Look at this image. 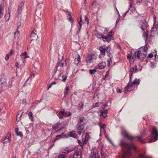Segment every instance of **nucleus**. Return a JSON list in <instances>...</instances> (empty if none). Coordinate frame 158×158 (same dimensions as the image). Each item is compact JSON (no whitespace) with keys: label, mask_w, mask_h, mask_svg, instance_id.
I'll use <instances>...</instances> for the list:
<instances>
[{"label":"nucleus","mask_w":158,"mask_h":158,"mask_svg":"<svg viewBox=\"0 0 158 158\" xmlns=\"http://www.w3.org/2000/svg\"><path fill=\"white\" fill-rule=\"evenodd\" d=\"M120 145L124 151L122 158H127V156H131L134 152L136 149V147L133 144L126 143L125 141L122 140L120 141Z\"/></svg>","instance_id":"nucleus-1"},{"label":"nucleus","mask_w":158,"mask_h":158,"mask_svg":"<svg viewBox=\"0 0 158 158\" xmlns=\"http://www.w3.org/2000/svg\"><path fill=\"white\" fill-rule=\"evenodd\" d=\"M147 51L145 47H141L137 52L136 57L140 60H143L146 57Z\"/></svg>","instance_id":"nucleus-2"},{"label":"nucleus","mask_w":158,"mask_h":158,"mask_svg":"<svg viewBox=\"0 0 158 158\" xmlns=\"http://www.w3.org/2000/svg\"><path fill=\"white\" fill-rule=\"evenodd\" d=\"M121 134L123 136L127 138L130 140L132 141L136 139H137L141 143H145L144 141L142 139V137L140 136H133L128 134L125 131H123Z\"/></svg>","instance_id":"nucleus-3"},{"label":"nucleus","mask_w":158,"mask_h":158,"mask_svg":"<svg viewBox=\"0 0 158 158\" xmlns=\"http://www.w3.org/2000/svg\"><path fill=\"white\" fill-rule=\"evenodd\" d=\"M108 106V105L107 104H104L101 106V107L102 110L100 111V115L101 118H104L107 116V114L108 110L107 108L106 109V108Z\"/></svg>","instance_id":"nucleus-4"},{"label":"nucleus","mask_w":158,"mask_h":158,"mask_svg":"<svg viewBox=\"0 0 158 158\" xmlns=\"http://www.w3.org/2000/svg\"><path fill=\"white\" fill-rule=\"evenodd\" d=\"M99 149L94 148L92 149L89 155L90 158H99L98 156V152Z\"/></svg>","instance_id":"nucleus-5"},{"label":"nucleus","mask_w":158,"mask_h":158,"mask_svg":"<svg viewBox=\"0 0 158 158\" xmlns=\"http://www.w3.org/2000/svg\"><path fill=\"white\" fill-rule=\"evenodd\" d=\"M152 137L151 140L148 142L150 143L152 142H155L157 140V138L158 137V134L156 129L154 127L152 130Z\"/></svg>","instance_id":"nucleus-6"},{"label":"nucleus","mask_w":158,"mask_h":158,"mask_svg":"<svg viewBox=\"0 0 158 158\" xmlns=\"http://www.w3.org/2000/svg\"><path fill=\"white\" fill-rule=\"evenodd\" d=\"M137 53L135 51H131V54H128L127 56V59L129 60L132 63L134 62L136 57Z\"/></svg>","instance_id":"nucleus-7"},{"label":"nucleus","mask_w":158,"mask_h":158,"mask_svg":"<svg viewBox=\"0 0 158 158\" xmlns=\"http://www.w3.org/2000/svg\"><path fill=\"white\" fill-rule=\"evenodd\" d=\"M148 24L144 20H140L139 22V26L142 31H144L146 30L147 32V27Z\"/></svg>","instance_id":"nucleus-8"},{"label":"nucleus","mask_w":158,"mask_h":158,"mask_svg":"<svg viewBox=\"0 0 158 158\" xmlns=\"http://www.w3.org/2000/svg\"><path fill=\"white\" fill-rule=\"evenodd\" d=\"M96 56L94 54L89 55L86 57V61L87 63H91L96 59Z\"/></svg>","instance_id":"nucleus-9"},{"label":"nucleus","mask_w":158,"mask_h":158,"mask_svg":"<svg viewBox=\"0 0 158 158\" xmlns=\"http://www.w3.org/2000/svg\"><path fill=\"white\" fill-rule=\"evenodd\" d=\"M11 137L10 133H8L2 141L3 144H7L9 143L10 141Z\"/></svg>","instance_id":"nucleus-10"},{"label":"nucleus","mask_w":158,"mask_h":158,"mask_svg":"<svg viewBox=\"0 0 158 158\" xmlns=\"http://www.w3.org/2000/svg\"><path fill=\"white\" fill-rule=\"evenodd\" d=\"M81 152L80 149H77L75 151L73 154V158H81Z\"/></svg>","instance_id":"nucleus-11"},{"label":"nucleus","mask_w":158,"mask_h":158,"mask_svg":"<svg viewBox=\"0 0 158 158\" xmlns=\"http://www.w3.org/2000/svg\"><path fill=\"white\" fill-rule=\"evenodd\" d=\"M73 150V148H70L69 147H67L62 149V152L65 154H68L72 152Z\"/></svg>","instance_id":"nucleus-12"},{"label":"nucleus","mask_w":158,"mask_h":158,"mask_svg":"<svg viewBox=\"0 0 158 158\" xmlns=\"http://www.w3.org/2000/svg\"><path fill=\"white\" fill-rule=\"evenodd\" d=\"M156 19L155 18V20L154 22L153 25H154L156 24ZM157 27H158V26H154L151 28V36H152V35L154 36V34H155V33L157 30Z\"/></svg>","instance_id":"nucleus-13"},{"label":"nucleus","mask_w":158,"mask_h":158,"mask_svg":"<svg viewBox=\"0 0 158 158\" xmlns=\"http://www.w3.org/2000/svg\"><path fill=\"white\" fill-rule=\"evenodd\" d=\"M134 89V86L132 84H131L130 82L128 83L124 88L125 92L126 91H129L132 90Z\"/></svg>","instance_id":"nucleus-14"},{"label":"nucleus","mask_w":158,"mask_h":158,"mask_svg":"<svg viewBox=\"0 0 158 158\" xmlns=\"http://www.w3.org/2000/svg\"><path fill=\"white\" fill-rule=\"evenodd\" d=\"M85 123H83L82 125H77L78 126L77 129V133L79 135H81L82 132L84 128V126L85 125Z\"/></svg>","instance_id":"nucleus-15"},{"label":"nucleus","mask_w":158,"mask_h":158,"mask_svg":"<svg viewBox=\"0 0 158 158\" xmlns=\"http://www.w3.org/2000/svg\"><path fill=\"white\" fill-rule=\"evenodd\" d=\"M6 78L5 77H2L0 81V87L2 88L3 86L6 85Z\"/></svg>","instance_id":"nucleus-16"},{"label":"nucleus","mask_w":158,"mask_h":158,"mask_svg":"<svg viewBox=\"0 0 158 158\" xmlns=\"http://www.w3.org/2000/svg\"><path fill=\"white\" fill-rule=\"evenodd\" d=\"M67 135L70 137H73L75 138H78V135L74 131H72L68 132L67 133Z\"/></svg>","instance_id":"nucleus-17"},{"label":"nucleus","mask_w":158,"mask_h":158,"mask_svg":"<svg viewBox=\"0 0 158 158\" xmlns=\"http://www.w3.org/2000/svg\"><path fill=\"white\" fill-rule=\"evenodd\" d=\"M23 113V112L22 110H19L18 111V114L16 116V120L17 122L20 121L22 116V114Z\"/></svg>","instance_id":"nucleus-18"},{"label":"nucleus","mask_w":158,"mask_h":158,"mask_svg":"<svg viewBox=\"0 0 158 158\" xmlns=\"http://www.w3.org/2000/svg\"><path fill=\"white\" fill-rule=\"evenodd\" d=\"M37 35L34 31H32L31 33L30 38L31 40H34L37 39Z\"/></svg>","instance_id":"nucleus-19"},{"label":"nucleus","mask_w":158,"mask_h":158,"mask_svg":"<svg viewBox=\"0 0 158 158\" xmlns=\"http://www.w3.org/2000/svg\"><path fill=\"white\" fill-rule=\"evenodd\" d=\"M134 68L135 70V72H136L137 73L141 70L142 67L140 65L139 63H138L135 65Z\"/></svg>","instance_id":"nucleus-20"},{"label":"nucleus","mask_w":158,"mask_h":158,"mask_svg":"<svg viewBox=\"0 0 158 158\" xmlns=\"http://www.w3.org/2000/svg\"><path fill=\"white\" fill-rule=\"evenodd\" d=\"M130 75V82L131 81V78L132 76V74L134 73H136V72H135V68L134 67H132L131 68L129 71Z\"/></svg>","instance_id":"nucleus-21"},{"label":"nucleus","mask_w":158,"mask_h":158,"mask_svg":"<svg viewBox=\"0 0 158 158\" xmlns=\"http://www.w3.org/2000/svg\"><path fill=\"white\" fill-rule=\"evenodd\" d=\"M106 66V63L105 62H102L98 64V67L100 69H103Z\"/></svg>","instance_id":"nucleus-22"},{"label":"nucleus","mask_w":158,"mask_h":158,"mask_svg":"<svg viewBox=\"0 0 158 158\" xmlns=\"http://www.w3.org/2000/svg\"><path fill=\"white\" fill-rule=\"evenodd\" d=\"M64 109L60 111L59 112L57 115L58 117L60 118L61 119L62 118V115H64Z\"/></svg>","instance_id":"nucleus-23"},{"label":"nucleus","mask_w":158,"mask_h":158,"mask_svg":"<svg viewBox=\"0 0 158 158\" xmlns=\"http://www.w3.org/2000/svg\"><path fill=\"white\" fill-rule=\"evenodd\" d=\"M64 64L61 62L57 63L56 66V69L57 70H58L59 67H63Z\"/></svg>","instance_id":"nucleus-24"},{"label":"nucleus","mask_w":158,"mask_h":158,"mask_svg":"<svg viewBox=\"0 0 158 158\" xmlns=\"http://www.w3.org/2000/svg\"><path fill=\"white\" fill-rule=\"evenodd\" d=\"M27 53L26 52H24L23 53H22L20 55V56L22 58L25 59L27 58H29L28 56H27Z\"/></svg>","instance_id":"nucleus-25"},{"label":"nucleus","mask_w":158,"mask_h":158,"mask_svg":"<svg viewBox=\"0 0 158 158\" xmlns=\"http://www.w3.org/2000/svg\"><path fill=\"white\" fill-rule=\"evenodd\" d=\"M111 38H110L109 37L107 36H103V41H106L108 42H109L110 41L111 39Z\"/></svg>","instance_id":"nucleus-26"},{"label":"nucleus","mask_w":158,"mask_h":158,"mask_svg":"<svg viewBox=\"0 0 158 158\" xmlns=\"http://www.w3.org/2000/svg\"><path fill=\"white\" fill-rule=\"evenodd\" d=\"M140 83V80L139 79H135L133 82L132 84L133 85H138Z\"/></svg>","instance_id":"nucleus-27"},{"label":"nucleus","mask_w":158,"mask_h":158,"mask_svg":"<svg viewBox=\"0 0 158 158\" xmlns=\"http://www.w3.org/2000/svg\"><path fill=\"white\" fill-rule=\"evenodd\" d=\"M69 86H67L65 89V91L64 93V97H66L69 91Z\"/></svg>","instance_id":"nucleus-28"},{"label":"nucleus","mask_w":158,"mask_h":158,"mask_svg":"<svg viewBox=\"0 0 158 158\" xmlns=\"http://www.w3.org/2000/svg\"><path fill=\"white\" fill-rule=\"evenodd\" d=\"M17 28L16 29V31L15 32L14 34V37L15 38H18L19 35V31H18V28L19 27V26H18Z\"/></svg>","instance_id":"nucleus-29"},{"label":"nucleus","mask_w":158,"mask_h":158,"mask_svg":"<svg viewBox=\"0 0 158 158\" xmlns=\"http://www.w3.org/2000/svg\"><path fill=\"white\" fill-rule=\"evenodd\" d=\"M66 136V135L64 134L63 133H62L61 135H57L56 136V138H57L58 139L60 138L65 137Z\"/></svg>","instance_id":"nucleus-30"},{"label":"nucleus","mask_w":158,"mask_h":158,"mask_svg":"<svg viewBox=\"0 0 158 158\" xmlns=\"http://www.w3.org/2000/svg\"><path fill=\"white\" fill-rule=\"evenodd\" d=\"M139 158H151V157L148 156L145 154H140L139 155Z\"/></svg>","instance_id":"nucleus-31"},{"label":"nucleus","mask_w":158,"mask_h":158,"mask_svg":"<svg viewBox=\"0 0 158 158\" xmlns=\"http://www.w3.org/2000/svg\"><path fill=\"white\" fill-rule=\"evenodd\" d=\"M80 61V58L79 55H77V59L75 58L74 60L75 63L76 64H78Z\"/></svg>","instance_id":"nucleus-32"},{"label":"nucleus","mask_w":158,"mask_h":158,"mask_svg":"<svg viewBox=\"0 0 158 158\" xmlns=\"http://www.w3.org/2000/svg\"><path fill=\"white\" fill-rule=\"evenodd\" d=\"M99 50L100 51L101 53L103 55H104L105 53L106 49L103 48L102 47H100L99 48Z\"/></svg>","instance_id":"nucleus-33"},{"label":"nucleus","mask_w":158,"mask_h":158,"mask_svg":"<svg viewBox=\"0 0 158 158\" xmlns=\"http://www.w3.org/2000/svg\"><path fill=\"white\" fill-rule=\"evenodd\" d=\"M66 14L67 15L68 17H69L68 18L69 20L71 22H72L73 21V20L70 13L68 12H66Z\"/></svg>","instance_id":"nucleus-34"},{"label":"nucleus","mask_w":158,"mask_h":158,"mask_svg":"<svg viewBox=\"0 0 158 158\" xmlns=\"http://www.w3.org/2000/svg\"><path fill=\"white\" fill-rule=\"evenodd\" d=\"M84 118L83 117H81L79 119V121H78L77 123V125H81V123L83 122V120L84 119Z\"/></svg>","instance_id":"nucleus-35"},{"label":"nucleus","mask_w":158,"mask_h":158,"mask_svg":"<svg viewBox=\"0 0 158 158\" xmlns=\"http://www.w3.org/2000/svg\"><path fill=\"white\" fill-rule=\"evenodd\" d=\"M83 103L82 102H81L78 105V109L81 110L83 108Z\"/></svg>","instance_id":"nucleus-36"},{"label":"nucleus","mask_w":158,"mask_h":158,"mask_svg":"<svg viewBox=\"0 0 158 158\" xmlns=\"http://www.w3.org/2000/svg\"><path fill=\"white\" fill-rule=\"evenodd\" d=\"M28 115L29 117V118L32 121H33V114L30 111L28 114Z\"/></svg>","instance_id":"nucleus-37"},{"label":"nucleus","mask_w":158,"mask_h":158,"mask_svg":"<svg viewBox=\"0 0 158 158\" xmlns=\"http://www.w3.org/2000/svg\"><path fill=\"white\" fill-rule=\"evenodd\" d=\"M10 13L9 12L8 13H6L5 15V18L6 21L9 20L10 18Z\"/></svg>","instance_id":"nucleus-38"},{"label":"nucleus","mask_w":158,"mask_h":158,"mask_svg":"<svg viewBox=\"0 0 158 158\" xmlns=\"http://www.w3.org/2000/svg\"><path fill=\"white\" fill-rule=\"evenodd\" d=\"M3 7L2 6L0 5V18H1L2 17L3 15Z\"/></svg>","instance_id":"nucleus-39"},{"label":"nucleus","mask_w":158,"mask_h":158,"mask_svg":"<svg viewBox=\"0 0 158 158\" xmlns=\"http://www.w3.org/2000/svg\"><path fill=\"white\" fill-rule=\"evenodd\" d=\"M144 38L145 39V41H146L148 40V36L147 33L144 32V34L143 35Z\"/></svg>","instance_id":"nucleus-40"},{"label":"nucleus","mask_w":158,"mask_h":158,"mask_svg":"<svg viewBox=\"0 0 158 158\" xmlns=\"http://www.w3.org/2000/svg\"><path fill=\"white\" fill-rule=\"evenodd\" d=\"M40 64L37 61H36L34 63V66L35 68H37L38 67L40 66Z\"/></svg>","instance_id":"nucleus-41"},{"label":"nucleus","mask_w":158,"mask_h":158,"mask_svg":"<svg viewBox=\"0 0 158 158\" xmlns=\"http://www.w3.org/2000/svg\"><path fill=\"white\" fill-rule=\"evenodd\" d=\"M96 35L98 38H102V39H103V36H104V35H103L102 34H99L98 33H97L96 34Z\"/></svg>","instance_id":"nucleus-42"},{"label":"nucleus","mask_w":158,"mask_h":158,"mask_svg":"<svg viewBox=\"0 0 158 158\" xmlns=\"http://www.w3.org/2000/svg\"><path fill=\"white\" fill-rule=\"evenodd\" d=\"M141 2L143 3V4L145 6H147L148 5V1L147 0H141Z\"/></svg>","instance_id":"nucleus-43"},{"label":"nucleus","mask_w":158,"mask_h":158,"mask_svg":"<svg viewBox=\"0 0 158 158\" xmlns=\"http://www.w3.org/2000/svg\"><path fill=\"white\" fill-rule=\"evenodd\" d=\"M60 124V123H56L55 126L53 127V129L56 130L58 128V125Z\"/></svg>","instance_id":"nucleus-44"},{"label":"nucleus","mask_w":158,"mask_h":158,"mask_svg":"<svg viewBox=\"0 0 158 158\" xmlns=\"http://www.w3.org/2000/svg\"><path fill=\"white\" fill-rule=\"evenodd\" d=\"M85 138L88 140L89 139L90 137L89 135V133L87 132L86 133Z\"/></svg>","instance_id":"nucleus-45"},{"label":"nucleus","mask_w":158,"mask_h":158,"mask_svg":"<svg viewBox=\"0 0 158 158\" xmlns=\"http://www.w3.org/2000/svg\"><path fill=\"white\" fill-rule=\"evenodd\" d=\"M96 69H91L89 70V73L90 74H94L96 72Z\"/></svg>","instance_id":"nucleus-46"},{"label":"nucleus","mask_w":158,"mask_h":158,"mask_svg":"<svg viewBox=\"0 0 158 158\" xmlns=\"http://www.w3.org/2000/svg\"><path fill=\"white\" fill-rule=\"evenodd\" d=\"M24 2H20L19 5H18V6L20 7H23V6L24 5Z\"/></svg>","instance_id":"nucleus-47"},{"label":"nucleus","mask_w":158,"mask_h":158,"mask_svg":"<svg viewBox=\"0 0 158 158\" xmlns=\"http://www.w3.org/2000/svg\"><path fill=\"white\" fill-rule=\"evenodd\" d=\"M113 35V33L112 31H110L108 33L107 36L112 38V37Z\"/></svg>","instance_id":"nucleus-48"},{"label":"nucleus","mask_w":158,"mask_h":158,"mask_svg":"<svg viewBox=\"0 0 158 158\" xmlns=\"http://www.w3.org/2000/svg\"><path fill=\"white\" fill-rule=\"evenodd\" d=\"M99 126L100 127V128L101 129H103L105 125V124L100 123L99 124Z\"/></svg>","instance_id":"nucleus-49"},{"label":"nucleus","mask_w":158,"mask_h":158,"mask_svg":"<svg viewBox=\"0 0 158 158\" xmlns=\"http://www.w3.org/2000/svg\"><path fill=\"white\" fill-rule=\"evenodd\" d=\"M88 140H86L85 138H84L82 139V143L83 145H85L86 144Z\"/></svg>","instance_id":"nucleus-50"},{"label":"nucleus","mask_w":158,"mask_h":158,"mask_svg":"<svg viewBox=\"0 0 158 158\" xmlns=\"http://www.w3.org/2000/svg\"><path fill=\"white\" fill-rule=\"evenodd\" d=\"M62 81L63 82H65L66 79L67 77L65 75H63L62 77Z\"/></svg>","instance_id":"nucleus-51"},{"label":"nucleus","mask_w":158,"mask_h":158,"mask_svg":"<svg viewBox=\"0 0 158 158\" xmlns=\"http://www.w3.org/2000/svg\"><path fill=\"white\" fill-rule=\"evenodd\" d=\"M107 62L108 66H110V64L112 63L110 58L108 59Z\"/></svg>","instance_id":"nucleus-52"},{"label":"nucleus","mask_w":158,"mask_h":158,"mask_svg":"<svg viewBox=\"0 0 158 158\" xmlns=\"http://www.w3.org/2000/svg\"><path fill=\"white\" fill-rule=\"evenodd\" d=\"M101 104L100 102H97L95 103L94 106L95 107H99Z\"/></svg>","instance_id":"nucleus-53"},{"label":"nucleus","mask_w":158,"mask_h":158,"mask_svg":"<svg viewBox=\"0 0 158 158\" xmlns=\"http://www.w3.org/2000/svg\"><path fill=\"white\" fill-rule=\"evenodd\" d=\"M81 21H82V19H81V18H80V21L79 22H78V23L79 25V26H80V28L79 29V30H80V29L81 28V27H82V24H81Z\"/></svg>","instance_id":"nucleus-54"},{"label":"nucleus","mask_w":158,"mask_h":158,"mask_svg":"<svg viewBox=\"0 0 158 158\" xmlns=\"http://www.w3.org/2000/svg\"><path fill=\"white\" fill-rule=\"evenodd\" d=\"M16 134L17 135L19 136L20 137H21V136H23L22 133L21 132V131H19V132H18L17 133H16Z\"/></svg>","instance_id":"nucleus-55"},{"label":"nucleus","mask_w":158,"mask_h":158,"mask_svg":"<svg viewBox=\"0 0 158 158\" xmlns=\"http://www.w3.org/2000/svg\"><path fill=\"white\" fill-rule=\"evenodd\" d=\"M66 115L68 117H69L71 115V114L70 112H64V114Z\"/></svg>","instance_id":"nucleus-56"},{"label":"nucleus","mask_w":158,"mask_h":158,"mask_svg":"<svg viewBox=\"0 0 158 158\" xmlns=\"http://www.w3.org/2000/svg\"><path fill=\"white\" fill-rule=\"evenodd\" d=\"M22 10V7H20L18 6V8L17 9V11L19 13H20Z\"/></svg>","instance_id":"nucleus-57"},{"label":"nucleus","mask_w":158,"mask_h":158,"mask_svg":"<svg viewBox=\"0 0 158 158\" xmlns=\"http://www.w3.org/2000/svg\"><path fill=\"white\" fill-rule=\"evenodd\" d=\"M58 158H65V156L64 155H60L58 156Z\"/></svg>","instance_id":"nucleus-58"},{"label":"nucleus","mask_w":158,"mask_h":158,"mask_svg":"<svg viewBox=\"0 0 158 158\" xmlns=\"http://www.w3.org/2000/svg\"><path fill=\"white\" fill-rule=\"evenodd\" d=\"M153 54L152 53H150L148 55V57L149 58H152L153 57Z\"/></svg>","instance_id":"nucleus-59"},{"label":"nucleus","mask_w":158,"mask_h":158,"mask_svg":"<svg viewBox=\"0 0 158 158\" xmlns=\"http://www.w3.org/2000/svg\"><path fill=\"white\" fill-rule=\"evenodd\" d=\"M117 91L118 93H121L122 92L121 90L119 88H117Z\"/></svg>","instance_id":"nucleus-60"},{"label":"nucleus","mask_w":158,"mask_h":158,"mask_svg":"<svg viewBox=\"0 0 158 158\" xmlns=\"http://www.w3.org/2000/svg\"><path fill=\"white\" fill-rule=\"evenodd\" d=\"M9 58V55H8V54H7V55H6V57H5V60H8Z\"/></svg>","instance_id":"nucleus-61"},{"label":"nucleus","mask_w":158,"mask_h":158,"mask_svg":"<svg viewBox=\"0 0 158 158\" xmlns=\"http://www.w3.org/2000/svg\"><path fill=\"white\" fill-rule=\"evenodd\" d=\"M78 141L79 145L80 146H82L83 143H82L81 142V141L80 140H78Z\"/></svg>","instance_id":"nucleus-62"},{"label":"nucleus","mask_w":158,"mask_h":158,"mask_svg":"<svg viewBox=\"0 0 158 158\" xmlns=\"http://www.w3.org/2000/svg\"><path fill=\"white\" fill-rule=\"evenodd\" d=\"M85 21L87 22V24H88L89 23V20L88 18L87 17H85Z\"/></svg>","instance_id":"nucleus-63"},{"label":"nucleus","mask_w":158,"mask_h":158,"mask_svg":"<svg viewBox=\"0 0 158 158\" xmlns=\"http://www.w3.org/2000/svg\"><path fill=\"white\" fill-rule=\"evenodd\" d=\"M13 54V52L12 49H11L10 51L9 55L10 56L12 55Z\"/></svg>","instance_id":"nucleus-64"}]
</instances>
